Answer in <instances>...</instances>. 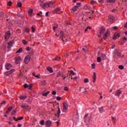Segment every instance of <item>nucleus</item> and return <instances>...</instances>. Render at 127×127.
I'll list each match as a JSON object with an SVG mask.
<instances>
[{
	"mask_svg": "<svg viewBox=\"0 0 127 127\" xmlns=\"http://www.w3.org/2000/svg\"><path fill=\"white\" fill-rule=\"evenodd\" d=\"M55 2L51 1L50 2H46L44 3L42 1H41V4H40V6L42 8H45V7H50V4L53 5L54 4Z\"/></svg>",
	"mask_w": 127,
	"mask_h": 127,
	"instance_id": "f257e3e1",
	"label": "nucleus"
},
{
	"mask_svg": "<svg viewBox=\"0 0 127 127\" xmlns=\"http://www.w3.org/2000/svg\"><path fill=\"white\" fill-rule=\"evenodd\" d=\"M30 59H31V56L30 55H27L24 59V63L25 64H28L29 62H30Z\"/></svg>",
	"mask_w": 127,
	"mask_h": 127,
	"instance_id": "f03ea898",
	"label": "nucleus"
},
{
	"mask_svg": "<svg viewBox=\"0 0 127 127\" xmlns=\"http://www.w3.org/2000/svg\"><path fill=\"white\" fill-rule=\"evenodd\" d=\"M84 90L85 93H89V92H90V87H86L85 89L84 88V87L79 88V91L80 92H83Z\"/></svg>",
	"mask_w": 127,
	"mask_h": 127,
	"instance_id": "7ed1b4c3",
	"label": "nucleus"
},
{
	"mask_svg": "<svg viewBox=\"0 0 127 127\" xmlns=\"http://www.w3.org/2000/svg\"><path fill=\"white\" fill-rule=\"evenodd\" d=\"M90 14H91V12H90L85 13L84 15L82 17L83 20H84V21H86V20H87V19H88V16L90 15Z\"/></svg>",
	"mask_w": 127,
	"mask_h": 127,
	"instance_id": "20e7f679",
	"label": "nucleus"
},
{
	"mask_svg": "<svg viewBox=\"0 0 127 127\" xmlns=\"http://www.w3.org/2000/svg\"><path fill=\"white\" fill-rule=\"evenodd\" d=\"M4 37L5 40H7V39L10 37V32L9 31L5 32Z\"/></svg>",
	"mask_w": 127,
	"mask_h": 127,
	"instance_id": "39448f33",
	"label": "nucleus"
},
{
	"mask_svg": "<svg viewBox=\"0 0 127 127\" xmlns=\"http://www.w3.org/2000/svg\"><path fill=\"white\" fill-rule=\"evenodd\" d=\"M21 62V57H18L16 58V60L15 62L16 64H19V63H20Z\"/></svg>",
	"mask_w": 127,
	"mask_h": 127,
	"instance_id": "423d86ee",
	"label": "nucleus"
},
{
	"mask_svg": "<svg viewBox=\"0 0 127 127\" xmlns=\"http://www.w3.org/2000/svg\"><path fill=\"white\" fill-rule=\"evenodd\" d=\"M5 68H6V70H10V69H11V68H12V65H11L10 64H5Z\"/></svg>",
	"mask_w": 127,
	"mask_h": 127,
	"instance_id": "0eeeda50",
	"label": "nucleus"
},
{
	"mask_svg": "<svg viewBox=\"0 0 127 127\" xmlns=\"http://www.w3.org/2000/svg\"><path fill=\"white\" fill-rule=\"evenodd\" d=\"M67 110H68V106H67L65 103H64V108L63 110V113H66Z\"/></svg>",
	"mask_w": 127,
	"mask_h": 127,
	"instance_id": "6e6552de",
	"label": "nucleus"
},
{
	"mask_svg": "<svg viewBox=\"0 0 127 127\" xmlns=\"http://www.w3.org/2000/svg\"><path fill=\"white\" fill-rule=\"evenodd\" d=\"M14 71H15L14 70V69H13L11 70L7 71V72L4 73V75L5 76H7V75H9V74H12V73H13V72H14Z\"/></svg>",
	"mask_w": 127,
	"mask_h": 127,
	"instance_id": "1a4fd4ad",
	"label": "nucleus"
},
{
	"mask_svg": "<svg viewBox=\"0 0 127 127\" xmlns=\"http://www.w3.org/2000/svg\"><path fill=\"white\" fill-rule=\"evenodd\" d=\"M78 8H79V6H74L71 10V13H75V11H77V9H78Z\"/></svg>",
	"mask_w": 127,
	"mask_h": 127,
	"instance_id": "9d476101",
	"label": "nucleus"
},
{
	"mask_svg": "<svg viewBox=\"0 0 127 127\" xmlns=\"http://www.w3.org/2000/svg\"><path fill=\"white\" fill-rule=\"evenodd\" d=\"M100 57L102 60H106L107 59V56L105 54H101Z\"/></svg>",
	"mask_w": 127,
	"mask_h": 127,
	"instance_id": "9b49d317",
	"label": "nucleus"
},
{
	"mask_svg": "<svg viewBox=\"0 0 127 127\" xmlns=\"http://www.w3.org/2000/svg\"><path fill=\"white\" fill-rule=\"evenodd\" d=\"M121 36V34L120 33H115L114 34V39H117V38H119Z\"/></svg>",
	"mask_w": 127,
	"mask_h": 127,
	"instance_id": "f8f14e48",
	"label": "nucleus"
},
{
	"mask_svg": "<svg viewBox=\"0 0 127 127\" xmlns=\"http://www.w3.org/2000/svg\"><path fill=\"white\" fill-rule=\"evenodd\" d=\"M109 21H110V22H113L115 20V18L114 16L112 15H110L109 16V19H108Z\"/></svg>",
	"mask_w": 127,
	"mask_h": 127,
	"instance_id": "ddd939ff",
	"label": "nucleus"
},
{
	"mask_svg": "<svg viewBox=\"0 0 127 127\" xmlns=\"http://www.w3.org/2000/svg\"><path fill=\"white\" fill-rule=\"evenodd\" d=\"M51 124H52V122L50 120H48L46 122V125L48 127H51Z\"/></svg>",
	"mask_w": 127,
	"mask_h": 127,
	"instance_id": "4468645a",
	"label": "nucleus"
},
{
	"mask_svg": "<svg viewBox=\"0 0 127 127\" xmlns=\"http://www.w3.org/2000/svg\"><path fill=\"white\" fill-rule=\"evenodd\" d=\"M122 94V90H118L116 91V93L115 94V96H117L118 97H120V95Z\"/></svg>",
	"mask_w": 127,
	"mask_h": 127,
	"instance_id": "2eb2a0df",
	"label": "nucleus"
},
{
	"mask_svg": "<svg viewBox=\"0 0 127 127\" xmlns=\"http://www.w3.org/2000/svg\"><path fill=\"white\" fill-rule=\"evenodd\" d=\"M83 9H85V10H90V9H91V7H90V6L88 5H85L83 7Z\"/></svg>",
	"mask_w": 127,
	"mask_h": 127,
	"instance_id": "dca6fc26",
	"label": "nucleus"
},
{
	"mask_svg": "<svg viewBox=\"0 0 127 127\" xmlns=\"http://www.w3.org/2000/svg\"><path fill=\"white\" fill-rule=\"evenodd\" d=\"M21 108L24 110H27V109H29V106L28 105H21Z\"/></svg>",
	"mask_w": 127,
	"mask_h": 127,
	"instance_id": "f3484780",
	"label": "nucleus"
},
{
	"mask_svg": "<svg viewBox=\"0 0 127 127\" xmlns=\"http://www.w3.org/2000/svg\"><path fill=\"white\" fill-rule=\"evenodd\" d=\"M93 83H95L96 82V80L97 79V74H96V72H93Z\"/></svg>",
	"mask_w": 127,
	"mask_h": 127,
	"instance_id": "a211bd4d",
	"label": "nucleus"
},
{
	"mask_svg": "<svg viewBox=\"0 0 127 127\" xmlns=\"http://www.w3.org/2000/svg\"><path fill=\"white\" fill-rule=\"evenodd\" d=\"M59 11H61V12H62V9L61 8H57L55 10V12L56 13H58Z\"/></svg>",
	"mask_w": 127,
	"mask_h": 127,
	"instance_id": "6ab92c4d",
	"label": "nucleus"
},
{
	"mask_svg": "<svg viewBox=\"0 0 127 127\" xmlns=\"http://www.w3.org/2000/svg\"><path fill=\"white\" fill-rule=\"evenodd\" d=\"M107 2L108 3H115L116 0H107Z\"/></svg>",
	"mask_w": 127,
	"mask_h": 127,
	"instance_id": "aec40b11",
	"label": "nucleus"
},
{
	"mask_svg": "<svg viewBox=\"0 0 127 127\" xmlns=\"http://www.w3.org/2000/svg\"><path fill=\"white\" fill-rule=\"evenodd\" d=\"M13 45V43L11 41H10L9 43H8V48H11Z\"/></svg>",
	"mask_w": 127,
	"mask_h": 127,
	"instance_id": "412c9836",
	"label": "nucleus"
},
{
	"mask_svg": "<svg viewBox=\"0 0 127 127\" xmlns=\"http://www.w3.org/2000/svg\"><path fill=\"white\" fill-rule=\"evenodd\" d=\"M108 35H109V31H107L103 36L104 39H106L108 38Z\"/></svg>",
	"mask_w": 127,
	"mask_h": 127,
	"instance_id": "4be33fe9",
	"label": "nucleus"
},
{
	"mask_svg": "<svg viewBox=\"0 0 127 127\" xmlns=\"http://www.w3.org/2000/svg\"><path fill=\"white\" fill-rule=\"evenodd\" d=\"M105 28H102L100 30V34L102 35V34H104V33H105Z\"/></svg>",
	"mask_w": 127,
	"mask_h": 127,
	"instance_id": "5701e85b",
	"label": "nucleus"
},
{
	"mask_svg": "<svg viewBox=\"0 0 127 127\" xmlns=\"http://www.w3.org/2000/svg\"><path fill=\"white\" fill-rule=\"evenodd\" d=\"M28 14H29V15H32L33 12V10H32V9H30L28 11Z\"/></svg>",
	"mask_w": 127,
	"mask_h": 127,
	"instance_id": "b1692460",
	"label": "nucleus"
},
{
	"mask_svg": "<svg viewBox=\"0 0 127 127\" xmlns=\"http://www.w3.org/2000/svg\"><path fill=\"white\" fill-rule=\"evenodd\" d=\"M48 71H49V72L50 73H53V69H52V68L51 67H48L47 68Z\"/></svg>",
	"mask_w": 127,
	"mask_h": 127,
	"instance_id": "393cba45",
	"label": "nucleus"
},
{
	"mask_svg": "<svg viewBox=\"0 0 127 127\" xmlns=\"http://www.w3.org/2000/svg\"><path fill=\"white\" fill-rule=\"evenodd\" d=\"M26 96H20L19 99L20 100H25L26 99Z\"/></svg>",
	"mask_w": 127,
	"mask_h": 127,
	"instance_id": "a878e982",
	"label": "nucleus"
},
{
	"mask_svg": "<svg viewBox=\"0 0 127 127\" xmlns=\"http://www.w3.org/2000/svg\"><path fill=\"white\" fill-rule=\"evenodd\" d=\"M22 41L24 45H26V44H27L28 43V41H26L25 40H23Z\"/></svg>",
	"mask_w": 127,
	"mask_h": 127,
	"instance_id": "bb28decb",
	"label": "nucleus"
},
{
	"mask_svg": "<svg viewBox=\"0 0 127 127\" xmlns=\"http://www.w3.org/2000/svg\"><path fill=\"white\" fill-rule=\"evenodd\" d=\"M41 84L42 85H43V86H45L46 84H47V83H46V81L45 80H43L41 82Z\"/></svg>",
	"mask_w": 127,
	"mask_h": 127,
	"instance_id": "cd10ccee",
	"label": "nucleus"
},
{
	"mask_svg": "<svg viewBox=\"0 0 127 127\" xmlns=\"http://www.w3.org/2000/svg\"><path fill=\"white\" fill-rule=\"evenodd\" d=\"M12 110V106H11L10 108H9L7 110V111L6 112V113H9L11 110Z\"/></svg>",
	"mask_w": 127,
	"mask_h": 127,
	"instance_id": "c85d7f7f",
	"label": "nucleus"
},
{
	"mask_svg": "<svg viewBox=\"0 0 127 127\" xmlns=\"http://www.w3.org/2000/svg\"><path fill=\"white\" fill-rule=\"evenodd\" d=\"M49 93H50V91H48L47 92H45L43 94V96H44V97H46V96H47V95H48V94H49Z\"/></svg>",
	"mask_w": 127,
	"mask_h": 127,
	"instance_id": "c756f323",
	"label": "nucleus"
},
{
	"mask_svg": "<svg viewBox=\"0 0 127 127\" xmlns=\"http://www.w3.org/2000/svg\"><path fill=\"white\" fill-rule=\"evenodd\" d=\"M83 82H84V83H89V79H88V78H85L84 79V80H83Z\"/></svg>",
	"mask_w": 127,
	"mask_h": 127,
	"instance_id": "7c9ffc66",
	"label": "nucleus"
},
{
	"mask_svg": "<svg viewBox=\"0 0 127 127\" xmlns=\"http://www.w3.org/2000/svg\"><path fill=\"white\" fill-rule=\"evenodd\" d=\"M44 120H42L40 122V125L41 126H44Z\"/></svg>",
	"mask_w": 127,
	"mask_h": 127,
	"instance_id": "2f4dec72",
	"label": "nucleus"
},
{
	"mask_svg": "<svg viewBox=\"0 0 127 127\" xmlns=\"http://www.w3.org/2000/svg\"><path fill=\"white\" fill-rule=\"evenodd\" d=\"M88 29H92V27H90L88 26L84 30V31H85V32H87V31H88Z\"/></svg>",
	"mask_w": 127,
	"mask_h": 127,
	"instance_id": "473e14b6",
	"label": "nucleus"
},
{
	"mask_svg": "<svg viewBox=\"0 0 127 127\" xmlns=\"http://www.w3.org/2000/svg\"><path fill=\"white\" fill-rule=\"evenodd\" d=\"M21 52H22V48H20L17 52H16V53H21Z\"/></svg>",
	"mask_w": 127,
	"mask_h": 127,
	"instance_id": "72a5a7b5",
	"label": "nucleus"
},
{
	"mask_svg": "<svg viewBox=\"0 0 127 127\" xmlns=\"http://www.w3.org/2000/svg\"><path fill=\"white\" fill-rule=\"evenodd\" d=\"M102 61V58L101 57H98L97 58V62L100 63Z\"/></svg>",
	"mask_w": 127,
	"mask_h": 127,
	"instance_id": "f704fd0d",
	"label": "nucleus"
},
{
	"mask_svg": "<svg viewBox=\"0 0 127 127\" xmlns=\"http://www.w3.org/2000/svg\"><path fill=\"white\" fill-rule=\"evenodd\" d=\"M18 7H21L22 6V4L21 2H19L17 3Z\"/></svg>",
	"mask_w": 127,
	"mask_h": 127,
	"instance_id": "c9c22d12",
	"label": "nucleus"
},
{
	"mask_svg": "<svg viewBox=\"0 0 127 127\" xmlns=\"http://www.w3.org/2000/svg\"><path fill=\"white\" fill-rule=\"evenodd\" d=\"M119 69H120V70H123V69H124V68H125V67L122 65H120L119 66Z\"/></svg>",
	"mask_w": 127,
	"mask_h": 127,
	"instance_id": "e433bc0d",
	"label": "nucleus"
},
{
	"mask_svg": "<svg viewBox=\"0 0 127 127\" xmlns=\"http://www.w3.org/2000/svg\"><path fill=\"white\" fill-rule=\"evenodd\" d=\"M24 31L25 32H27V33H28V32H29V28H26L24 29Z\"/></svg>",
	"mask_w": 127,
	"mask_h": 127,
	"instance_id": "4c0bfd02",
	"label": "nucleus"
},
{
	"mask_svg": "<svg viewBox=\"0 0 127 127\" xmlns=\"http://www.w3.org/2000/svg\"><path fill=\"white\" fill-rule=\"evenodd\" d=\"M91 68L95 69V68H96V64H91Z\"/></svg>",
	"mask_w": 127,
	"mask_h": 127,
	"instance_id": "58836bf2",
	"label": "nucleus"
},
{
	"mask_svg": "<svg viewBox=\"0 0 127 127\" xmlns=\"http://www.w3.org/2000/svg\"><path fill=\"white\" fill-rule=\"evenodd\" d=\"M56 28H58V25H57L56 26L53 27L54 31H56Z\"/></svg>",
	"mask_w": 127,
	"mask_h": 127,
	"instance_id": "ea45409f",
	"label": "nucleus"
},
{
	"mask_svg": "<svg viewBox=\"0 0 127 127\" xmlns=\"http://www.w3.org/2000/svg\"><path fill=\"white\" fill-rule=\"evenodd\" d=\"M96 1H94V0H91V2H90V3L91 4H92V5H94L96 3Z\"/></svg>",
	"mask_w": 127,
	"mask_h": 127,
	"instance_id": "a19ab883",
	"label": "nucleus"
},
{
	"mask_svg": "<svg viewBox=\"0 0 127 127\" xmlns=\"http://www.w3.org/2000/svg\"><path fill=\"white\" fill-rule=\"evenodd\" d=\"M60 57H57L55 59V60L57 61H60Z\"/></svg>",
	"mask_w": 127,
	"mask_h": 127,
	"instance_id": "79ce46f5",
	"label": "nucleus"
},
{
	"mask_svg": "<svg viewBox=\"0 0 127 127\" xmlns=\"http://www.w3.org/2000/svg\"><path fill=\"white\" fill-rule=\"evenodd\" d=\"M70 73L71 75H73V76L75 75V72L73 70H70Z\"/></svg>",
	"mask_w": 127,
	"mask_h": 127,
	"instance_id": "37998d69",
	"label": "nucleus"
},
{
	"mask_svg": "<svg viewBox=\"0 0 127 127\" xmlns=\"http://www.w3.org/2000/svg\"><path fill=\"white\" fill-rule=\"evenodd\" d=\"M12 4V2H11V1H9L8 2V5H9V6H11Z\"/></svg>",
	"mask_w": 127,
	"mask_h": 127,
	"instance_id": "c03bdc74",
	"label": "nucleus"
},
{
	"mask_svg": "<svg viewBox=\"0 0 127 127\" xmlns=\"http://www.w3.org/2000/svg\"><path fill=\"white\" fill-rule=\"evenodd\" d=\"M57 100L58 101H61V97H60V96H57Z\"/></svg>",
	"mask_w": 127,
	"mask_h": 127,
	"instance_id": "a18cd8bd",
	"label": "nucleus"
},
{
	"mask_svg": "<svg viewBox=\"0 0 127 127\" xmlns=\"http://www.w3.org/2000/svg\"><path fill=\"white\" fill-rule=\"evenodd\" d=\"M24 88H28V84H27V83H25L24 85Z\"/></svg>",
	"mask_w": 127,
	"mask_h": 127,
	"instance_id": "49530a36",
	"label": "nucleus"
},
{
	"mask_svg": "<svg viewBox=\"0 0 127 127\" xmlns=\"http://www.w3.org/2000/svg\"><path fill=\"white\" fill-rule=\"evenodd\" d=\"M99 112H100V113H102L103 112H104V110H103V108H100L99 109Z\"/></svg>",
	"mask_w": 127,
	"mask_h": 127,
	"instance_id": "de8ad7c7",
	"label": "nucleus"
},
{
	"mask_svg": "<svg viewBox=\"0 0 127 127\" xmlns=\"http://www.w3.org/2000/svg\"><path fill=\"white\" fill-rule=\"evenodd\" d=\"M21 120H23V117H19L18 118V121H21Z\"/></svg>",
	"mask_w": 127,
	"mask_h": 127,
	"instance_id": "09e8293b",
	"label": "nucleus"
},
{
	"mask_svg": "<svg viewBox=\"0 0 127 127\" xmlns=\"http://www.w3.org/2000/svg\"><path fill=\"white\" fill-rule=\"evenodd\" d=\"M64 91H68L69 90V87H65L64 88Z\"/></svg>",
	"mask_w": 127,
	"mask_h": 127,
	"instance_id": "8fccbe9b",
	"label": "nucleus"
},
{
	"mask_svg": "<svg viewBox=\"0 0 127 127\" xmlns=\"http://www.w3.org/2000/svg\"><path fill=\"white\" fill-rule=\"evenodd\" d=\"M35 78H37V79H40V76H39V75H35Z\"/></svg>",
	"mask_w": 127,
	"mask_h": 127,
	"instance_id": "3c124183",
	"label": "nucleus"
},
{
	"mask_svg": "<svg viewBox=\"0 0 127 127\" xmlns=\"http://www.w3.org/2000/svg\"><path fill=\"white\" fill-rule=\"evenodd\" d=\"M52 95H56V94H57V93L56 92V91H53L52 92Z\"/></svg>",
	"mask_w": 127,
	"mask_h": 127,
	"instance_id": "603ef678",
	"label": "nucleus"
},
{
	"mask_svg": "<svg viewBox=\"0 0 127 127\" xmlns=\"http://www.w3.org/2000/svg\"><path fill=\"white\" fill-rule=\"evenodd\" d=\"M30 49H31V48H29V47H27L26 49V50L27 51H30Z\"/></svg>",
	"mask_w": 127,
	"mask_h": 127,
	"instance_id": "864d4df0",
	"label": "nucleus"
},
{
	"mask_svg": "<svg viewBox=\"0 0 127 127\" xmlns=\"http://www.w3.org/2000/svg\"><path fill=\"white\" fill-rule=\"evenodd\" d=\"M28 88H29V90H31L32 88V86H31V85H29Z\"/></svg>",
	"mask_w": 127,
	"mask_h": 127,
	"instance_id": "5fc2aeb1",
	"label": "nucleus"
},
{
	"mask_svg": "<svg viewBox=\"0 0 127 127\" xmlns=\"http://www.w3.org/2000/svg\"><path fill=\"white\" fill-rule=\"evenodd\" d=\"M32 32H35V28L32 27Z\"/></svg>",
	"mask_w": 127,
	"mask_h": 127,
	"instance_id": "6e6d98bb",
	"label": "nucleus"
},
{
	"mask_svg": "<svg viewBox=\"0 0 127 127\" xmlns=\"http://www.w3.org/2000/svg\"><path fill=\"white\" fill-rule=\"evenodd\" d=\"M29 54H30V55H33V54H34V53L32 51H31V52L29 53Z\"/></svg>",
	"mask_w": 127,
	"mask_h": 127,
	"instance_id": "4d7b16f0",
	"label": "nucleus"
},
{
	"mask_svg": "<svg viewBox=\"0 0 127 127\" xmlns=\"http://www.w3.org/2000/svg\"><path fill=\"white\" fill-rule=\"evenodd\" d=\"M5 104H6V102L4 101L1 103V105H5Z\"/></svg>",
	"mask_w": 127,
	"mask_h": 127,
	"instance_id": "13d9d810",
	"label": "nucleus"
},
{
	"mask_svg": "<svg viewBox=\"0 0 127 127\" xmlns=\"http://www.w3.org/2000/svg\"><path fill=\"white\" fill-rule=\"evenodd\" d=\"M112 28H113V29H114V30H116V29H118V27L115 26V27H113Z\"/></svg>",
	"mask_w": 127,
	"mask_h": 127,
	"instance_id": "bf43d9fd",
	"label": "nucleus"
},
{
	"mask_svg": "<svg viewBox=\"0 0 127 127\" xmlns=\"http://www.w3.org/2000/svg\"><path fill=\"white\" fill-rule=\"evenodd\" d=\"M60 114H61V111L59 109V110H58V115L59 116V115H60Z\"/></svg>",
	"mask_w": 127,
	"mask_h": 127,
	"instance_id": "052dcab7",
	"label": "nucleus"
},
{
	"mask_svg": "<svg viewBox=\"0 0 127 127\" xmlns=\"http://www.w3.org/2000/svg\"><path fill=\"white\" fill-rule=\"evenodd\" d=\"M63 34H64L63 31H61L60 35L62 36V37H63Z\"/></svg>",
	"mask_w": 127,
	"mask_h": 127,
	"instance_id": "680f3d73",
	"label": "nucleus"
},
{
	"mask_svg": "<svg viewBox=\"0 0 127 127\" xmlns=\"http://www.w3.org/2000/svg\"><path fill=\"white\" fill-rule=\"evenodd\" d=\"M99 2L103 3L104 2V0H99Z\"/></svg>",
	"mask_w": 127,
	"mask_h": 127,
	"instance_id": "e2e57ef3",
	"label": "nucleus"
},
{
	"mask_svg": "<svg viewBox=\"0 0 127 127\" xmlns=\"http://www.w3.org/2000/svg\"><path fill=\"white\" fill-rule=\"evenodd\" d=\"M76 5L77 6H79V7H80V5H81V3H77Z\"/></svg>",
	"mask_w": 127,
	"mask_h": 127,
	"instance_id": "0e129e2a",
	"label": "nucleus"
},
{
	"mask_svg": "<svg viewBox=\"0 0 127 127\" xmlns=\"http://www.w3.org/2000/svg\"><path fill=\"white\" fill-rule=\"evenodd\" d=\"M87 49V46H85L84 48H82V50L85 51Z\"/></svg>",
	"mask_w": 127,
	"mask_h": 127,
	"instance_id": "69168bd1",
	"label": "nucleus"
},
{
	"mask_svg": "<svg viewBox=\"0 0 127 127\" xmlns=\"http://www.w3.org/2000/svg\"><path fill=\"white\" fill-rule=\"evenodd\" d=\"M12 115H15V110L12 112Z\"/></svg>",
	"mask_w": 127,
	"mask_h": 127,
	"instance_id": "338daca9",
	"label": "nucleus"
},
{
	"mask_svg": "<svg viewBox=\"0 0 127 127\" xmlns=\"http://www.w3.org/2000/svg\"><path fill=\"white\" fill-rule=\"evenodd\" d=\"M22 127V125L21 124H18V127Z\"/></svg>",
	"mask_w": 127,
	"mask_h": 127,
	"instance_id": "774afa93",
	"label": "nucleus"
}]
</instances>
